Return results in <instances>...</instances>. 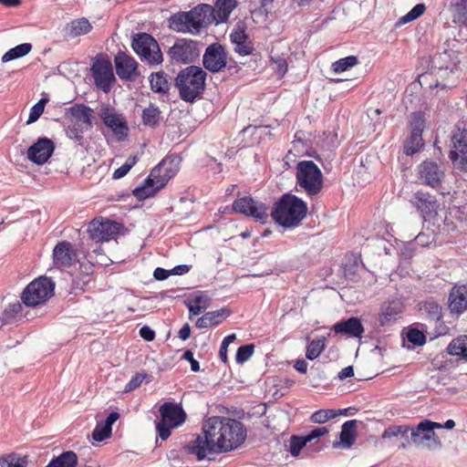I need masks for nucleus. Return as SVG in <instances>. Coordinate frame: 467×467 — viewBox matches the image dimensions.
<instances>
[{"instance_id":"1","label":"nucleus","mask_w":467,"mask_h":467,"mask_svg":"<svg viewBox=\"0 0 467 467\" xmlns=\"http://www.w3.org/2000/svg\"><path fill=\"white\" fill-rule=\"evenodd\" d=\"M246 438L244 425L234 419L213 416L204 420L202 433L187 444L189 453L199 461L238 448Z\"/></svg>"},{"instance_id":"2","label":"nucleus","mask_w":467,"mask_h":467,"mask_svg":"<svg viewBox=\"0 0 467 467\" xmlns=\"http://www.w3.org/2000/svg\"><path fill=\"white\" fill-rule=\"evenodd\" d=\"M236 7V0H217L214 7L200 4L189 12H179L169 19V26L179 33L198 35L202 28L213 21L215 24L227 22L231 13Z\"/></svg>"},{"instance_id":"3","label":"nucleus","mask_w":467,"mask_h":467,"mask_svg":"<svg viewBox=\"0 0 467 467\" xmlns=\"http://www.w3.org/2000/svg\"><path fill=\"white\" fill-rule=\"evenodd\" d=\"M180 160L177 157L164 158L150 175L144 180L143 185L133 190L132 193L138 200H145L154 195L179 171Z\"/></svg>"},{"instance_id":"4","label":"nucleus","mask_w":467,"mask_h":467,"mask_svg":"<svg viewBox=\"0 0 467 467\" xmlns=\"http://www.w3.org/2000/svg\"><path fill=\"white\" fill-rule=\"evenodd\" d=\"M307 213L306 203L297 196L285 193L275 202L271 213L273 220L283 227L296 226Z\"/></svg>"},{"instance_id":"5","label":"nucleus","mask_w":467,"mask_h":467,"mask_svg":"<svg viewBox=\"0 0 467 467\" xmlns=\"http://www.w3.org/2000/svg\"><path fill=\"white\" fill-rule=\"evenodd\" d=\"M206 76V72L197 66H189L181 70L175 78L181 99L193 102L204 89Z\"/></svg>"},{"instance_id":"6","label":"nucleus","mask_w":467,"mask_h":467,"mask_svg":"<svg viewBox=\"0 0 467 467\" xmlns=\"http://www.w3.org/2000/svg\"><path fill=\"white\" fill-rule=\"evenodd\" d=\"M161 420L156 423L158 436L165 441L171 436L172 429L182 425L187 414L182 407V404L175 402H164L159 409Z\"/></svg>"},{"instance_id":"7","label":"nucleus","mask_w":467,"mask_h":467,"mask_svg":"<svg viewBox=\"0 0 467 467\" xmlns=\"http://www.w3.org/2000/svg\"><path fill=\"white\" fill-rule=\"evenodd\" d=\"M296 184L308 196L317 195L323 188V174L312 161H301L296 164Z\"/></svg>"},{"instance_id":"8","label":"nucleus","mask_w":467,"mask_h":467,"mask_svg":"<svg viewBox=\"0 0 467 467\" xmlns=\"http://www.w3.org/2000/svg\"><path fill=\"white\" fill-rule=\"evenodd\" d=\"M442 425L429 420L420 421L416 427L411 428V441L420 448L429 451H437L441 448V442L434 430L441 429Z\"/></svg>"},{"instance_id":"9","label":"nucleus","mask_w":467,"mask_h":467,"mask_svg":"<svg viewBox=\"0 0 467 467\" xmlns=\"http://www.w3.org/2000/svg\"><path fill=\"white\" fill-rule=\"evenodd\" d=\"M131 47L140 59L149 65H159L163 60L158 42L147 33L137 34L133 37Z\"/></svg>"},{"instance_id":"10","label":"nucleus","mask_w":467,"mask_h":467,"mask_svg":"<svg viewBox=\"0 0 467 467\" xmlns=\"http://www.w3.org/2000/svg\"><path fill=\"white\" fill-rule=\"evenodd\" d=\"M54 283L47 277L32 281L22 293V301L27 306H36L47 301L53 294Z\"/></svg>"},{"instance_id":"11","label":"nucleus","mask_w":467,"mask_h":467,"mask_svg":"<svg viewBox=\"0 0 467 467\" xmlns=\"http://www.w3.org/2000/svg\"><path fill=\"white\" fill-rule=\"evenodd\" d=\"M91 73L96 87L105 93L109 92L116 80L111 62L104 57H97L91 66Z\"/></svg>"},{"instance_id":"12","label":"nucleus","mask_w":467,"mask_h":467,"mask_svg":"<svg viewBox=\"0 0 467 467\" xmlns=\"http://www.w3.org/2000/svg\"><path fill=\"white\" fill-rule=\"evenodd\" d=\"M450 158L453 165L467 171V131L458 129L451 137Z\"/></svg>"},{"instance_id":"13","label":"nucleus","mask_w":467,"mask_h":467,"mask_svg":"<svg viewBox=\"0 0 467 467\" xmlns=\"http://www.w3.org/2000/svg\"><path fill=\"white\" fill-rule=\"evenodd\" d=\"M200 55L196 41L178 39L168 50V56L172 61L188 64L194 61Z\"/></svg>"},{"instance_id":"14","label":"nucleus","mask_w":467,"mask_h":467,"mask_svg":"<svg viewBox=\"0 0 467 467\" xmlns=\"http://www.w3.org/2000/svg\"><path fill=\"white\" fill-rule=\"evenodd\" d=\"M444 177L443 167L434 161H425L418 166L419 181L432 189H438Z\"/></svg>"},{"instance_id":"15","label":"nucleus","mask_w":467,"mask_h":467,"mask_svg":"<svg viewBox=\"0 0 467 467\" xmlns=\"http://www.w3.org/2000/svg\"><path fill=\"white\" fill-rule=\"evenodd\" d=\"M120 224L109 220L99 221L94 219L88 226L89 237L96 242L109 241L119 232Z\"/></svg>"},{"instance_id":"16","label":"nucleus","mask_w":467,"mask_h":467,"mask_svg":"<svg viewBox=\"0 0 467 467\" xmlns=\"http://www.w3.org/2000/svg\"><path fill=\"white\" fill-rule=\"evenodd\" d=\"M233 209L237 213L252 216L261 222H264L267 217L265 205L255 202L251 197L236 199L233 203Z\"/></svg>"},{"instance_id":"17","label":"nucleus","mask_w":467,"mask_h":467,"mask_svg":"<svg viewBox=\"0 0 467 467\" xmlns=\"http://www.w3.org/2000/svg\"><path fill=\"white\" fill-rule=\"evenodd\" d=\"M226 53L222 45L215 43L210 45L203 55V66L211 72H219L225 67Z\"/></svg>"},{"instance_id":"18","label":"nucleus","mask_w":467,"mask_h":467,"mask_svg":"<svg viewBox=\"0 0 467 467\" xmlns=\"http://www.w3.org/2000/svg\"><path fill=\"white\" fill-rule=\"evenodd\" d=\"M116 72L122 80H134L140 76L138 63L130 55L119 52L114 58Z\"/></svg>"},{"instance_id":"19","label":"nucleus","mask_w":467,"mask_h":467,"mask_svg":"<svg viewBox=\"0 0 467 467\" xmlns=\"http://www.w3.org/2000/svg\"><path fill=\"white\" fill-rule=\"evenodd\" d=\"M100 118L104 124L110 128L114 134L119 136V139L128 136L129 129L127 122L124 117L121 114L117 113L114 109L108 106L102 107L100 110Z\"/></svg>"},{"instance_id":"20","label":"nucleus","mask_w":467,"mask_h":467,"mask_svg":"<svg viewBox=\"0 0 467 467\" xmlns=\"http://www.w3.org/2000/svg\"><path fill=\"white\" fill-rule=\"evenodd\" d=\"M55 150L54 142L47 138H40L27 150V158L32 162L41 165L47 161Z\"/></svg>"},{"instance_id":"21","label":"nucleus","mask_w":467,"mask_h":467,"mask_svg":"<svg viewBox=\"0 0 467 467\" xmlns=\"http://www.w3.org/2000/svg\"><path fill=\"white\" fill-rule=\"evenodd\" d=\"M413 203L420 212L424 219L434 218L440 208V204L434 195L421 191H419L414 194Z\"/></svg>"},{"instance_id":"22","label":"nucleus","mask_w":467,"mask_h":467,"mask_svg":"<svg viewBox=\"0 0 467 467\" xmlns=\"http://www.w3.org/2000/svg\"><path fill=\"white\" fill-rule=\"evenodd\" d=\"M230 39L234 45V51L240 56H248L253 53L254 45L243 25H237V28L230 34Z\"/></svg>"},{"instance_id":"23","label":"nucleus","mask_w":467,"mask_h":467,"mask_svg":"<svg viewBox=\"0 0 467 467\" xmlns=\"http://www.w3.org/2000/svg\"><path fill=\"white\" fill-rule=\"evenodd\" d=\"M76 259V252L72 249V244L68 242L58 243L53 250L54 264L57 267H67L71 265Z\"/></svg>"},{"instance_id":"24","label":"nucleus","mask_w":467,"mask_h":467,"mask_svg":"<svg viewBox=\"0 0 467 467\" xmlns=\"http://www.w3.org/2000/svg\"><path fill=\"white\" fill-rule=\"evenodd\" d=\"M332 330L336 334L346 335L348 337H361L364 333V327L359 318L352 317L347 320L336 323Z\"/></svg>"},{"instance_id":"25","label":"nucleus","mask_w":467,"mask_h":467,"mask_svg":"<svg viewBox=\"0 0 467 467\" xmlns=\"http://www.w3.org/2000/svg\"><path fill=\"white\" fill-rule=\"evenodd\" d=\"M449 308L451 313L462 314L467 309V285H454L449 296Z\"/></svg>"},{"instance_id":"26","label":"nucleus","mask_w":467,"mask_h":467,"mask_svg":"<svg viewBox=\"0 0 467 467\" xmlns=\"http://www.w3.org/2000/svg\"><path fill=\"white\" fill-rule=\"evenodd\" d=\"M93 110L83 104H75L74 106L66 109L65 118L69 122L85 124L88 127H91Z\"/></svg>"},{"instance_id":"27","label":"nucleus","mask_w":467,"mask_h":467,"mask_svg":"<svg viewBox=\"0 0 467 467\" xmlns=\"http://www.w3.org/2000/svg\"><path fill=\"white\" fill-rule=\"evenodd\" d=\"M402 310V305L398 301H392L383 305L379 317V325L386 327L392 324L400 317Z\"/></svg>"},{"instance_id":"28","label":"nucleus","mask_w":467,"mask_h":467,"mask_svg":"<svg viewBox=\"0 0 467 467\" xmlns=\"http://www.w3.org/2000/svg\"><path fill=\"white\" fill-rule=\"evenodd\" d=\"M356 428H357V420H350L346 421L341 427L340 432V441L334 442L333 446L335 448L341 447L344 449H348L351 447L356 441Z\"/></svg>"},{"instance_id":"29","label":"nucleus","mask_w":467,"mask_h":467,"mask_svg":"<svg viewBox=\"0 0 467 467\" xmlns=\"http://www.w3.org/2000/svg\"><path fill=\"white\" fill-rule=\"evenodd\" d=\"M92 29V26L87 18H78L67 25L66 30L70 37H77L88 34Z\"/></svg>"},{"instance_id":"30","label":"nucleus","mask_w":467,"mask_h":467,"mask_svg":"<svg viewBox=\"0 0 467 467\" xmlns=\"http://www.w3.org/2000/svg\"><path fill=\"white\" fill-rule=\"evenodd\" d=\"M449 9L453 22L467 25V0H451Z\"/></svg>"},{"instance_id":"31","label":"nucleus","mask_w":467,"mask_h":467,"mask_svg":"<svg viewBox=\"0 0 467 467\" xmlns=\"http://www.w3.org/2000/svg\"><path fill=\"white\" fill-rule=\"evenodd\" d=\"M189 311L193 316H198L205 311L210 306V297L205 294L195 295L192 300L186 303Z\"/></svg>"},{"instance_id":"32","label":"nucleus","mask_w":467,"mask_h":467,"mask_svg":"<svg viewBox=\"0 0 467 467\" xmlns=\"http://www.w3.org/2000/svg\"><path fill=\"white\" fill-rule=\"evenodd\" d=\"M150 85L155 93L167 94L170 89V83L163 72L152 73L150 78Z\"/></svg>"},{"instance_id":"33","label":"nucleus","mask_w":467,"mask_h":467,"mask_svg":"<svg viewBox=\"0 0 467 467\" xmlns=\"http://www.w3.org/2000/svg\"><path fill=\"white\" fill-rule=\"evenodd\" d=\"M77 463V454L68 451L53 459L46 467H76Z\"/></svg>"},{"instance_id":"34","label":"nucleus","mask_w":467,"mask_h":467,"mask_svg":"<svg viewBox=\"0 0 467 467\" xmlns=\"http://www.w3.org/2000/svg\"><path fill=\"white\" fill-rule=\"evenodd\" d=\"M142 122L145 126L156 127L161 119V112L157 106L150 105L142 111Z\"/></svg>"},{"instance_id":"35","label":"nucleus","mask_w":467,"mask_h":467,"mask_svg":"<svg viewBox=\"0 0 467 467\" xmlns=\"http://www.w3.org/2000/svg\"><path fill=\"white\" fill-rule=\"evenodd\" d=\"M326 348L325 337H320L310 341L306 346V357L309 360L317 358Z\"/></svg>"},{"instance_id":"36","label":"nucleus","mask_w":467,"mask_h":467,"mask_svg":"<svg viewBox=\"0 0 467 467\" xmlns=\"http://www.w3.org/2000/svg\"><path fill=\"white\" fill-rule=\"evenodd\" d=\"M32 49L30 43H23L13 48H10L3 57L2 62L6 63L11 60H15L27 55Z\"/></svg>"},{"instance_id":"37","label":"nucleus","mask_w":467,"mask_h":467,"mask_svg":"<svg viewBox=\"0 0 467 467\" xmlns=\"http://www.w3.org/2000/svg\"><path fill=\"white\" fill-rule=\"evenodd\" d=\"M448 352L452 356H462L467 358V336L453 339L448 346Z\"/></svg>"},{"instance_id":"38","label":"nucleus","mask_w":467,"mask_h":467,"mask_svg":"<svg viewBox=\"0 0 467 467\" xmlns=\"http://www.w3.org/2000/svg\"><path fill=\"white\" fill-rule=\"evenodd\" d=\"M423 144L422 136L410 133L404 142V153L408 156H411L418 152L422 148Z\"/></svg>"},{"instance_id":"39","label":"nucleus","mask_w":467,"mask_h":467,"mask_svg":"<svg viewBox=\"0 0 467 467\" xmlns=\"http://www.w3.org/2000/svg\"><path fill=\"white\" fill-rule=\"evenodd\" d=\"M345 411H346V410H319L311 415L310 420L314 423L322 424V423L327 422L328 420L334 419L337 415L342 414Z\"/></svg>"},{"instance_id":"40","label":"nucleus","mask_w":467,"mask_h":467,"mask_svg":"<svg viewBox=\"0 0 467 467\" xmlns=\"http://www.w3.org/2000/svg\"><path fill=\"white\" fill-rule=\"evenodd\" d=\"M420 310L423 311L430 320L440 321L442 317L441 306L434 301H426Z\"/></svg>"},{"instance_id":"41","label":"nucleus","mask_w":467,"mask_h":467,"mask_svg":"<svg viewBox=\"0 0 467 467\" xmlns=\"http://www.w3.org/2000/svg\"><path fill=\"white\" fill-rule=\"evenodd\" d=\"M27 459L26 456H20L16 453H11L0 458L1 467H26Z\"/></svg>"},{"instance_id":"42","label":"nucleus","mask_w":467,"mask_h":467,"mask_svg":"<svg viewBox=\"0 0 467 467\" xmlns=\"http://www.w3.org/2000/svg\"><path fill=\"white\" fill-rule=\"evenodd\" d=\"M270 63L274 71L278 75V77L283 78L287 72L288 65L286 58L284 55H274L270 56Z\"/></svg>"},{"instance_id":"43","label":"nucleus","mask_w":467,"mask_h":467,"mask_svg":"<svg viewBox=\"0 0 467 467\" xmlns=\"http://www.w3.org/2000/svg\"><path fill=\"white\" fill-rule=\"evenodd\" d=\"M21 310L22 305L19 302L9 304L2 314V324L12 323Z\"/></svg>"},{"instance_id":"44","label":"nucleus","mask_w":467,"mask_h":467,"mask_svg":"<svg viewBox=\"0 0 467 467\" xmlns=\"http://www.w3.org/2000/svg\"><path fill=\"white\" fill-rule=\"evenodd\" d=\"M410 133L422 136L425 128V118L421 112H414L410 122Z\"/></svg>"},{"instance_id":"45","label":"nucleus","mask_w":467,"mask_h":467,"mask_svg":"<svg viewBox=\"0 0 467 467\" xmlns=\"http://www.w3.org/2000/svg\"><path fill=\"white\" fill-rule=\"evenodd\" d=\"M231 311L228 308H222L205 313L209 324L213 327L221 324L227 317H229Z\"/></svg>"},{"instance_id":"46","label":"nucleus","mask_w":467,"mask_h":467,"mask_svg":"<svg viewBox=\"0 0 467 467\" xmlns=\"http://www.w3.org/2000/svg\"><path fill=\"white\" fill-rule=\"evenodd\" d=\"M358 64V57L355 56H348L341 58L332 64V68L336 73L344 72Z\"/></svg>"},{"instance_id":"47","label":"nucleus","mask_w":467,"mask_h":467,"mask_svg":"<svg viewBox=\"0 0 467 467\" xmlns=\"http://www.w3.org/2000/svg\"><path fill=\"white\" fill-rule=\"evenodd\" d=\"M424 4H417L408 14L401 16L398 22L399 25H404L420 17L425 11Z\"/></svg>"},{"instance_id":"48","label":"nucleus","mask_w":467,"mask_h":467,"mask_svg":"<svg viewBox=\"0 0 467 467\" xmlns=\"http://www.w3.org/2000/svg\"><path fill=\"white\" fill-rule=\"evenodd\" d=\"M47 103V99H41L36 103L30 109L29 117L26 121L27 124H31L36 121L39 117L43 114L46 104Z\"/></svg>"},{"instance_id":"49","label":"nucleus","mask_w":467,"mask_h":467,"mask_svg":"<svg viewBox=\"0 0 467 467\" xmlns=\"http://www.w3.org/2000/svg\"><path fill=\"white\" fill-rule=\"evenodd\" d=\"M84 129L81 123L70 122L66 129L67 137L76 141H80L83 139Z\"/></svg>"},{"instance_id":"50","label":"nucleus","mask_w":467,"mask_h":467,"mask_svg":"<svg viewBox=\"0 0 467 467\" xmlns=\"http://www.w3.org/2000/svg\"><path fill=\"white\" fill-rule=\"evenodd\" d=\"M307 441L305 437L292 436L289 441V451L292 456L296 457L299 455L301 450L306 445Z\"/></svg>"},{"instance_id":"51","label":"nucleus","mask_w":467,"mask_h":467,"mask_svg":"<svg viewBox=\"0 0 467 467\" xmlns=\"http://www.w3.org/2000/svg\"><path fill=\"white\" fill-rule=\"evenodd\" d=\"M254 347L253 344L241 346L236 352L235 359L239 364L247 361L254 354Z\"/></svg>"},{"instance_id":"52","label":"nucleus","mask_w":467,"mask_h":467,"mask_svg":"<svg viewBox=\"0 0 467 467\" xmlns=\"http://www.w3.org/2000/svg\"><path fill=\"white\" fill-rule=\"evenodd\" d=\"M136 162H137L136 156L129 157L128 160L125 161V163L114 171L113 178L117 179V180L123 178L130 171V169L136 164Z\"/></svg>"},{"instance_id":"53","label":"nucleus","mask_w":467,"mask_h":467,"mask_svg":"<svg viewBox=\"0 0 467 467\" xmlns=\"http://www.w3.org/2000/svg\"><path fill=\"white\" fill-rule=\"evenodd\" d=\"M410 430L407 425L390 426L384 431L382 438H392L399 435L405 436Z\"/></svg>"},{"instance_id":"54","label":"nucleus","mask_w":467,"mask_h":467,"mask_svg":"<svg viewBox=\"0 0 467 467\" xmlns=\"http://www.w3.org/2000/svg\"><path fill=\"white\" fill-rule=\"evenodd\" d=\"M111 434V429L106 428L102 422H99L92 432V438L96 441H102Z\"/></svg>"},{"instance_id":"55","label":"nucleus","mask_w":467,"mask_h":467,"mask_svg":"<svg viewBox=\"0 0 467 467\" xmlns=\"http://www.w3.org/2000/svg\"><path fill=\"white\" fill-rule=\"evenodd\" d=\"M149 375L146 372L137 373L133 376L125 387V391L130 392L139 388Z\"/></svg>"},{"instance_id":"56","label":"nucleus","mask_w":467,"mask_h":467,"mask_svg":"<svg viewBox=\"0 0 467 467\" xmlns=\"http://www.w3.org/2000/svg\"><path fill=\"white\" fill-rule=\"evenodd\" d=\"M407 337L408 340L415 346H421L426 340L424 334L418 329H410Z\"/></svg>"},{"instance_id":"57","label":"nucleus","mask_w":467,"mask_h":467,"mask_svg":"<svg viewBox=\"0 0 467 467\" xmlns=\"http://www.w3.org/2000/svg\"><path fill=\"white\" fill-rule=\"evenodd\" d=\"M236 338L235 334H231L227 337H225L221 344L219 355L222 359V361L226 362L227 360V349L228 346L234 342Z\"/></svg>"},{"instance_id":"58","label":"nucleus","mask_w":467,"mask_h":467,"mask_svg":"<svg viewBox=\"0 0 467 467\" xmlns=\"http://www.w3.org/2000/svg\"><path fill=\"white\" fill-rule=\"evenodd\" d=\"M327 432H328V430L327 427H318V428H315L314 430H312L310 432H308L304 437L306 438L307 442H309L317 438H319V437L327 434Z\"/></svg>"},{"instance_id":"59","label":"nucleus","mask_w":467,"mask_h":467,"mask_svg":"<svg viewBox=\"0 0 467 467\" xmlns=\"http://www.w3.org/2000/svg\"><path fill=\"white\" fill-rule=\"evenodd\" d=\"M182 358L191 363V368L192 371L197 372L200 370V364L196 359H194L193 353L191 350H186Z\"/></svg>"},{"instance_id":"60","label":"nucleus","mask_w":467,"mask_h":467,"mask_svg":"<svg viewBox=\"0 0 467 467\" xmlns=\"http://www.w3.org/2000/svg\"><path fill=\"white\" fill-rule=\"evenodd\" d=\"M140 336L146 341H152L155 337V332L148 326H143L140 329Z\"/></svg>"},{"instance_id":"61","label":"nucleus","mask_w":467,"mask_h":467,"mask_svg":"<svg viewBox=\"0 0 467 467\" xmlns=\"http://www.w3.org/2000/svg\"><path fill=\"white\" fill-rule=\"evenodd\" d=\"M171 275V270H166L161 267H157L153 272V276L156 280L163 281Z\"/></svg>"},{"instance_id":"62","label":"nucleus","mask_w":467,"mask_h":467,"mask_svg":"<svg viewBox=\"0 0 467 467\" xmlns=\"http://www.w3.org/2000/svg\"><path fill=\"white\" fill-rule=\"evenodd\" d=\"M190 269H191V266L188 265H179L174 266L171 269V275H182L188 273L190 271Z\"/></svg>"},{"instance_id":"63","label":"nucleus","mask_w":467,"mask_h":467,"mask_svg":"<svg viewBox=\"0 0 467 467\" xmlns=\"http://www.w3.org/2000/svg\"><path fill=\"white\" fill-rule=\"evenodd\" d=\"M119 418V414L116 411L110 412L109 416L107 417L105 422H102L106 428H109L112 430V424L117 421V420Z\"/></svg>"},{"instance_id":"64","label":"nucleus","mask_w":467,"mask_h":467,"mask_svg":"<svg viewBox=\"0 0 467 467\" xmlns=\"http://www.w3.org/2000/svg\"><path fill=\"white\" fill-rule=\"evenodd\" d=\"M191 335V327L189 324H184L179 331V337L182 340H187Z\"/></svg>"}]
</instances>
